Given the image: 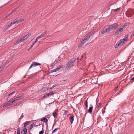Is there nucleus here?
Masks as SVG:
<instances>
[{
  "mask_svg": "<svg viewBox=\"0 0 134 134\" xmlns=\"http://www.w3.org/2000/svg\"><path fill=\"white\" fill-rule=\"evenodd\" d=\"M119 25L118 23H115L113 24L109 25L108 28L104 29L102 30L101 33L102 34H104L107 32H110L112 30L117 28Z\"/></svg>",
  "mask_w": 134,
  "mask_h": 134,
  "instance_id": "1",
  "label": "nucleus"
},
{
  "mask_svg": "<svg viewBox=\"0 0 134 134\" xmlns=\"http://www.w3.org/2000/svg\"><path fill=\"white\" fill-rule=\"evenodd\" d=\"M90 37V36H89L88 35L86 36L81 41V45H79V47H80L81 46H83V44L85 43L87 41L89 40Z\"/></svg>",
  "mask_w": 134,
  "mask_h": 134,
  "instance_id": "2",
  "label": "nucleus"
},
{
  "mask_svg": "<svg viewBox=\"0 0 134 134\" xmlns=\"http://www.w3.org/2000/svg\"><path fill=\"white\" fill-rule=\"evenodd\" d=\"M123 30V29L122 27L120 28H118L115 31V33L114 35L115 36L117 35L120 32H122Z\"/></svg>",
  "mask_w": 134,
  "mask_h": 134,
  "instance_id": "3",
  "label": "nucleus"
},
{
  "mask_svg": "<svg viewBox=\"0 0 134 134\" xmlns=\"http://www.w3.org/2000/svg\"><path fill=\"white\" fill-rule=\"evenodd\" d=\"M41 65V64L39 63L36 62H33L29 69L31 68L33 66H36L38 65Z\"/></svg>",
  "mask_w": 134,
  "mask_h": 134,
  "instance_id": "4",
  "label": "nucleus"
},
{
  "mask_svg": "<svg viewBox=\"0 0 134 134\" xmlns=\"http://www.w3.org/2000/svg\"><path fill=\"white\" fill-rule=\"evenodd\" d=\"M54 94V93L53 91H51L49 92L48 93H47L45 94L43 96V98H46L50 96L51 95H52V94Z\"/></svg>",
  "mask_w": 134,
  "mask_h": 134,
  "instance_id": "5",
  "label": "nucleus"
},
{
  "mask_svg": "<svg viewBox=\"0 0 134 134\" xmlns=\"http://www.w3.org/2000/svg\"><path fill=\"white\" fill-rule=\"evenodd\" d=\"M42 121L45 122L47 125V122L48 121L47 119L46 118L43 117L41 118V119Z\"/></svg>",
  "mask_w": 134,
  "mask_h": 134,
  "instance_id": "6",
  "label": "nucleus"
},
{
  "mask_svg": "<svg viewBox=\"0 0 134 134\" xmlns=\"http://www.w3.org/2000/svg\"><path fill=\"white\" fill-rule=\"evenodd\" d=\"M24 98V96H21L19 97H18L14 99V101H17L19 100H20L23 99Z\"/></svg>",
  "mask_w": 134,
  "mask_h": 134,
  "instance_id": "7",
  "label": "nucleus"
},
{
  "mask_svg": "<svg viewBox=\"0 0 134 134\" xmlns=\"http://www.w3.org/2000/svg\"><path fill=\"white\" fill-rule=\"evenodd\" d=\"M125 43L124 41H123L122 39L119 40L118 42L117 43L118 44V46H120L121 45H123Z\"/></svg>",
  "mask_w": 134,
  "mask_h": 134,
  "instance_id": "8",
  "label": "nucleus"
},
{
  "mask_svg": "<svg viewBox=\"0 0 134 134\" xmlns=\"http://www.w3.org/2000/svg\"><path fill=\"white\" fill-rule=\"evenodd\" d=\"M69 120L71 124H72L74 120V116L73 115H72L70 116L69 118Z\"/></svg>",
  "mask_w": 134,
  "mask_h": 134,
  "instance_id": "9",
  "label": "nucleus"
},
{
  "mask_svg": "<svg viewBox=\"0 0 134 134\" xmlns=\"http://www.w3.org/2000/svg\"><path fill=\"white\" fill-rule=\"evenodd\" d=\"M72 62L70 61L67 64V66L68 68H70L73 66Z\"/></svg>",
  "mask_w": 134,
  "mask_h": 134,
  "instance_id": "10",
  "label": "nucleus"
},
{
  "mask_svg": "<svg viewBox=\"0 0 134 134\" xmlns=\"http://www.w3.org/2000/svg\"><path fill=\"white\" fill-rule=\"evenodd\" d=\"M13 24V22H11L10 25H8V26H6L5 27V29L4 30L5 31L8 29L10 27L12 26V25Z\"/></svg>",
  "mask_w": 134,
  "mask_h": 134,
  "instance_id": "11",
  "label": "nucleus"
},
{
  "mask_svg": "<svg viewBox=\"0 0 134 134\" xmlns=\"http://www.w3.org/2000/svg\"><path fill=\"white\" fill-rule=\"evenodd\" d=\"M27 132V129L25 128L23 129L21 132V134H26Z\"/></svg>",
  "mask_w": 134,
  "mask_h": 134,
  "instance_id": "12",
  "label": "nucleus"
},
{
  "mask_svg": "<svg viewBox=\"0 0 134 134\" xmlns=\"http://www.w3.org/2000/svg\"><path fill=\"white\" fill-rule=\"evenodd\" d=\"M69 113V111L67 110H65L63 115V116L65 118L66 116H68V113Z\"/></svg>",
  "mask_w": 134,
  "mask_h": 134,
  "instance_id": "13",
  "label": "nucleus"
},
{
  "mask_svg": "<svg viewBox=\"0 0 134 134\" xmlns=\"http://www.w3.org/2000/svg\"><path fill=\"white\" fill-rule=\"evenodd\" d=\"M47 31H45L43 32L42 33L41 35H40L42 37H43L45 36L47 34Z\"/></svg>",
  "mask_w": 134,
  "mask_h": 134,
  "instance_id": "14",
  "label": "nucleus"
},
{
  "mask_svg": "<svg viewBox=\"0 0 134 134\" xmlns=\"http://www.w3.org/2000/svg\"><path fill=\"white\" fill-rule=\"evenodd\" d=\"M31 35V34L30 33H29L27 35H26L25 36H24L25 40L27 39Z\"/></svg>",
  "mask_w": 134,
  "mask_h": 134,
  "instance_id": "15",
  "label": "nucleus"
},
{
  "mask_svg": "<svg viewBox=\"0 0 134 134\" xmlns=\"http://www.w3.org/2000/svg\"><path fill=\"white\" fill-rule=\"evenodd\" d=\"M129 35H126L124 38L123 39H122V40L123 41H124V42L127 41Z\"/></svg>",
  "mask_w": 134,
  "mask_h": 134,
  "instance_id": "16",
  "label": "nucleus"
},
{
  "mask_svg": "<svg viewBox=\"0 0 134 134\" xmlns=\"http://www.w3.org/2000/svg\"><path fill=\"white\" fill-rule=\"evenodd\" d=\"M95 32V30H92L91 32H90V33H89L88 35L90 36V37Z\"/></svg>",
  "mask_w": 134,
  "mask_h": 134,
  "instance_id": "17",
  "label": "nucleus"
},
{
  "mask_svg": "<svg viewBox=\"0 0 134 134\" xmlns=\"http://www.w3.org/2000/svg\"><path fill=\"white\" fill-rule=\"evenodd\" d=\"M23 20L21 18H20L19 19H16V21L17 22V24H18L20 22H21L22 21H23Z\"/></svg>",
  "mask_w": 134,
  "mask_h": 134,
  "instance_id": "18",
  "label": "nucleus"
},
{
  "mask_svg": "<svg viewBox=\"0 0 134 134\" xmlns=\"http://www.w3.org/2000/svg\"><path fill=\"white\" fill-rule=\"evenodd\" d=\"M15 101L14 100V99H10L8 102L11 105H12L13 104V103Z\"/></svg>",
  "mask_w": 134,
  "mask_h": 134,
  "instance_id": "19",
  "label": "nucleus"
},
{
  "mask_svg": "<svg viewBox=\"0 0 134 134\" xmlns=\"http://www.w3.org/2000/svg\"><path fill=\"white\" fill-rule=\"evenodd\" d=\"M58 71V69H57V68H56L55 69L51 70L50 72H49V73L50 74L51 73H53V72H56Z\"/></svg>",
  "mask_w": 134,
  "mask_h": 134,
  "instance_id": "20",
  "label": "nucleus"
},
{
  "mask_svg": "<svg viewBox=\"0 0 134 134\" xmlns=\"http://www.w3.org/2000/svg\"><path fill=\"white\" fill-rule=\"evenodd\" d=\"M11 105V104H10V103L8 102L7 103H5L3 106V107H8L10 106Z\"/></svg>",
  "mask_w": 134,
  "mask_h": 134,
  "instance_id": "21",
  "label": "nucleus"
},
{
  "mask_svg": "<svg viewBox=\"0 0 134 134\" xmlns=\"http://www.w3.org/2000/svg\"><path fill=\"white\" fill-rule=\"evenodd\" d=\"M48 90H49L48 88H47L46 87H45L42 88L41 89V90L44 92H45Z\"/></svg>",
  "mask_w": 134,
  "mask_h": 134,
  "instance_id": "22",
  "label": "nucleus"
},
{
  "mask_svg": "<svg viewBox=\"0 0 134 134\" xmlns=\"http://www.w3.org/2000/svg\"><path fill=\"white\" fill-rule=\"evenodd\" d=\"M53 115L55 118L56 117H57L58 115V114L55 111L53 112Z\"/></svg>",
  "mask_w": 134,
  "mask_h": 134,
  "instance_id": "23",
  "label": "nucleus"
},
{
  "mask_svg": "<svg viewBox=\"0 0 134 134\" xmlns=\"http://www.w3.org/2000/svg\"><path fill=\"white\" fill-rule=\"evenodd\" d=\"M93 109V107H90L89 109L88 110V111L90 113H91L92 111V110Z\"/></svg>",
  "mask_w": 134,
  "mask_h": 134,
  "instance_id": "24",
  "label": "nucleus"
},
{
  "mask_svg": "<svg viewBox=\"0 0 134 134\" xmlns=\"http://www.w3.org/2000/svg\"><path fill=\"white\" fill-rule=\"evenodd\" d=\"M30 123L31 121H27L24 123V126H26L28 125Z\"/></svg>",
  "mask_w": 134,
  "mask_h": 134,
  "instance_id": "25",
  "label": "nucleus"
},
{
  "mask_svg": "<svg viewBox=\"0 0 134 134\" xmlns=\"http://www.w3.org/2000/svg\"><path fill=\"white\" fill-rule=\"evenodd\" d=\"M18 40L20 42V43L22 42L23 41H25V40L24 36L18 39Z\"/></svg>",
  "mask_w": 134,
  "mask_h": 134,
  "instance_id": "26",
  "label": "nucleus"
},
{
  "mask_svg": "<svg viewBox=\"0 0 134 134\" xmlns=\"http://www.w3.org/2000/svg\"><path fill=\"white\" fill-rule=\"evenodd\" d=\"M129 23H125V24L124 25L122 26V28H123V29L124 28H125L126 26H127L128 25H129ZM122 26H121L120 27Z\"/></svg>",
  "mask_w": 134,
  "mask_h": 134,
  "instance_id": "27",
  "label": "nucleus"
},
{
  "mask_svg": "<svg viewBox=\"0 0 134 134\" xmlns=\"http://www.w3.org/2000/svg\"><path fill=\"white\" fill-rule=\"evenodd\" d=\"M122 91H123V89H122L121 90H120L119 91V92H117V93H116L115 94V95L114 96H117V95L119 94H120V93H121L122 92Z\"/></svg>",
  "mask_w": 134,
  "mask_h": 134,
  "instance_id": "28",
  "label": "nucleus"
},
{
  "mask_svg": "<svg viewBox=\"0 0 134 134\" xmlns=\"http://www.w3.org/2000/svg\"><path fill=\"white\" fill-rule=\"evenodd\" d=\"M63 65H61L59 66L57 68V69H58V71H59V70H60L61 68H62L63 67Z\"/></svg>",
  "mask_w": 134,
  "mask_h": 134,
  "instance_id": "29",
  "label": "nucleus"
},
{
  "mask_svg": "<svg viewBox=\"0 0 134 134\" xmlns=\"http://www.w3.org/2000/svg\"><path fill=\"white\" fill-rule=\"evenodd\" d=\"M88 98L86 100V101H85V106H86V107L87 108L88 107L87 100H88Z\"/></svg>",
  "mask_w": 134,
  "mask_h": 134,
  "instance_id": "30",
  "label": "nucleus"
},
{
  "mask_svg": "<svg viewBox=\"0 0 134 134\" xmlns=\"http://www.w3.org/2000/svg\"><path fill=\"white\" fill-rule=\"evenodd\" d=\"M58 63V60H57L54 62L53 63V65L54 66L55 64H57Z\"/></svg>",
  "mask_w": 134,
  "mask_h": 134,
  "instance_id": "31",
  "label": "nucleus"
},
{
  "mask_svg": "<svg viewBox=\"0 0 134 134\" xmlns=\"http://www.w3.org/2000/svg\"><path fill=\"white\" fill-rule=\"evenodd\" d=\"M20 43V42L18 40L15 42L14 43V44L16 45V44H19Z\"/></svg>",
  "mask_w": 134,
  "mask_h": 134,
  "instance_id": "32",
  "label": "nucleus"
},
{
  "mask_svg": "<svg viewBox=\"0 0 134 134\" xmlns=\"http://www.w3.org/2000/svg\"><path fill=\"white\" fill-rule=\"evenodd\" d=\"M15 93V91H13L12 93H10L9 94V95H8L9 96H12L13 94Z\"/></svg>",
  "mask_w": 134,
  "mask_h": 134,
  "instance_id": "33",
  "label": "nucleus"
},
{
  "mask_svg": "<svg viewBox=\"0 0 134 134\" xmlns=\"http://www.w3.org/2000/svg\"><path fill=\"white\" fill-rule=\"evenodd\" d=\"M4 66L2 65L1 66H0V72L4 68Z\"/></svg>",
  "mask_w": 134,
  "mask_h": 134,
  "instance_id": "34",
  "label": "nucleus"
},
{
  "mask_svg": "<svg viewBox=\"0 0 134 134\" xmlns=\"http://www.w3.org/2000/svg\"><path fill=\"white\" fill-rule=\"evenodd\" d=\"M20 128H18L17 129V134H20Z\"/></svg>",
  "mask_w": 134,
  "mask_h": 134,
  "instance_id": "35",
  "label": "nucleus"
},
{
  "mask_svg": "<svg viewBox=\"0 0 134 134\" xmlns=\"http://www.w3.org/2000/svg\"><path fill=\"white\" fill-rule=\"evenodd\" d=\"M101 105V104L100 103H98L97 104V107L98 108Z\"/></svg>",
  "mask_w": 134,
  "mask_h": 134,
  "instance_id": "36",
  "label": "nucleus"
},
{
  "mask_svg": "<svg viewBox=\"0 0 134 134\" xmlns=\"http://www.w3.org/2000/svg\"><path fill=\"white\" fill-rule=\"evenodd\" d=\"M44 133V131L42 130L39 132L40 134H43Z\"/></svg>",
  "mask_w": 134,
  "mask_h": 134,
  "instance_id": "37",
  "label": "nucleus"
},
{
  "mask_svg": "<svg viewBox=\"0 0 134 134\" xmlns=\"http://www.w3.org/2000/svg\"><path fill=\"white\" fill-rule=\"evenodd\" d=\"M76 60V59L75 58H73L72 61H71V62H72V63H74Z\"/></svg>",
  "mask_w": 134,
  "mask_h": 134,
  "instance_id": "38",
  "label": "nucleus"
},
{
  "mask_svg": "<svg viewBox=\"0 0 134 134\" xmlns=\"http://www.w3.org/2000/svg\"><path fill=\"white\" fill-rule=\"evenodd\" d=\"M59 85V84H55V85H53V87L54 88L56 86H57L58 85Z\"/></svg>",
  "mask_w": 134,
  "mask_h": 134,
  "instance_id": "39",
  "label": "nucleus"
},
{
  "mask_svg": "<svg viewBox=\"0 0 134 134\" xmlns=\"http://www.w3.org/2000/svg\"><path fill=\"white\" fill-rule=\"evenodd\" d=\"M120 8H118L116 9H114V11L115 12H116L118 11V10H120Z\"/></svg>",
  "mask_w": 134,
  "mask_h": 134,
  "instance_id": "40",
  "label": "nucleus"
},
{
  "mask_svg": "<svg viewBox=\"0 0 134 134\" xmlns=\"http://www.w3.org/2000/svg\"><path fill=\"white\" fill-rule=\"evenodd\" d=\"M58 129V128H56V129H55L53 130V133H54V132H55L56 131V130H57Z\"/></svg>",
  "mask_w": 134,
  "mask_h": 134,
  "instance_id": "41",
  "label": "nucleus"
},
{
  "mask_svg": "<svg viewBox=\"0 0 134 134\" xmlns=\"http://www.w3.org/2000/svg\"><path fill=\"white\" fill-rule=\"evenodd\" d=\"M13 24H14L15 23H17V22L16 21V19L13 22Z\"/></svg>",
  "mask_w": 134,
  "mask_h": 134,
  "instance_id": "42",
  "label": "nucleus"
},
{
  "mask_svg": "<svg viewBox=\"0 0 134 134\" xmlns=\"http://www.w3.org/2000/svg\"><path fill=\"white\" fill-rule=\"evenodd\" d=\"M119 46H118V43H117L116 44V45H115V48H117Z\"/></svg>",
  "mask_w": 134,
  "mask_h": 134,
  "instance_id": "43",
  "label": "nucleus"
},
{
  "mask_svg": "<svg viewBox=\"0 0 134 134\" xmlns=\"http://www.w3.org/2000/svg\"><path fill=\"white\" fill-rule=\"evenodd\" d=\"M42 37H41V36L40 35L39 36H38V37L37 38V39H40L41 38H42Z\"/></svg>",
  "mask_w": 134,
  "mask_h": 134,
  "instance_id": "44",
  "label": "nucleus"
},
{
  "mask_svg": "<svg viewBox=\"0 0 134 134\" xmlns=\"http://www.w3.org/2000/svg\"><path fill=\"white\" fill-rule=\"evenodd\" d=\"M16 10L17 9H16V8L12 10L13 11V12H14L16 11Z\"/></svg>",
  "mask_w": 134,
  "mask_h": 134,
  "instance_id": "45",
  "label": "nucleus"
},
{
  "mask_svg": "<svg viewBox=\"0 0 134 134\" xmlns=\"http://www.w3.org/2000/svg\"><path fill=\"white\" fill-rule=\"evenodd\" d=\"M9 15H8V14H7V15H5V18H7V17H8V16H9Z\"/></svg>",
  "mask_w": 134,
  "mask_h": 134,
  "instance_id": "46",
  "label": "nucleus"
},
{
  "mask_svg": "<svg viewBox=\"0 0 134 134\" xmlns=\"http://www.w3.org/2000/svg\"><path fill=\"white\" fill-rule=\"evenodd\" d=\"M36 124H35V123L32 124H31L30 126H34V125H35Z\"/></svg>",
  "mask_w": 134,
  "mask_h": 134,
  "instance_id": "47",
  "label": "nucleus"
},
{
  "mask_svg": "<svg viewBox=\"0 0 134 134\" xmlns=\"http://www.w3.org/2000/svg\"><path fill=\"white\" fill-rule=\"evenodd\" d=\"M130 80L133 81H134V78H132L130 79Z\"/></svg>",
  "mask_w": 134,
  "mask_h": 134,
  "instance_id": "48",
  "label": "nucleus"
},
{
  "mask_svg": "<svg viewBox=\"0 0 134 134\" xmlns=\"http://www.w3.org/2000/svg\"><path fill=\"white\" fill-rule=\"evenodd\" d=\"M23 113H22V115H21V116L20 117L22 118H23L24 116V115H23Z\"/></svg>",
  "mask_w": 134,
  "mask_h": 134,
  "instance_id": "49",
  "label": "nucleus"
},
{
  "mask_svg": "<svg viewBox=\"0 0 134 134\" xmlns=\"http://www.w3.org/2000/svg\"><path fill=\"white\" fill-rule=\"evenodd\" d=\"M34 126H31L30 127V128L29 130H31L33 127Z\"/></svg>",
  "mask_w": 134,
  "mask_h": 134,
  "instance_id": "50",
  "label": "nucleus"
},
{
  "mask_svg": "<svg viewBox=\"0 0 134 134\" xmlns=\"http://www.w3.org/2000/svg\"><path fill=\"white\" fill-rule=\"evenodd\" d=\"M118 86H117L116 87H115V89H114V90H115L118 88Z\"/></svg>",
  "mask_w": 134,
  "mask_h": 134,
  "instance_id": "51",
  "label": "nucleus"
},
{
  "mask_svg": "<svg viewBox=\"0 0 134 134\" xmlns=\"http://www.w3.org/2000/svg\"><path fill=\"white\" fill-rule=\"evenodd\" d=\"M38 40V39H37V38L35 40V42H36V43L37 42Z\"/></svg>",
  "mask_w": 134,
  "mask_h": 134,
  "instance_id": "52",
  "label": "nucleus"
},
{
  "mask_svg": "<svg viewBox=\"0 0 134 134\" xmlns=\"http://www.w3.org/2000/svg\"><path fill=\"white\" fill-rule=\"evenodd\" d=\"M53 88H54V87H53V86H52V87H51L50 88H48V89H49L52 90V89H53Z\"/></svg>",
  "mask_w": 134,
  "mask_h": 134,
  "instance_id": "53",
  "label": "nucleus"
},
{
  "mask_svg": "<svg viewBox=\"0 0 134 134\" xmlns=\"http://www.w3.org/2000/svg\"><path fill=\"white\" fill-rule=\"evenodd\" d=\"M34 45V44H33V43H32L30 47V48H31Z\"/></svg>",
  "mask_w": 134,
  "mask_h": 134,
  "instance_id": "54",
  "label": "nucleus"
},
{
  "mask_svg": "<svg viewBox=\"0 0 134 134\" xmlns=\"http://www.w3.org/2000/svg\"><path fill=\"white\" fill-rule=\"evenodd\" d=\"M131 36L132 37L134 36V32L131 34Z\"/></svg>",
  "mask_w": 134,
  "mask_h": 134,
  "instance_id": "55",
  "label": "nucleus"
},
{
  "mask_svg": "<svg viewBox=\"0 0 134 134\" xmlns=\"http://www.w3.org/2000/svg\"><path fill=\"white\" fill-rule=\"evenodd\" d=\"M108 125H110L109 123V124H108V123H107L106 124L105 126H108Z\"/></svg>",
  "mask_w": 134,
  "mask_h": 134,
  "instance_id": "56",
  "label": "nucleus"
},
{
  "mask_svg": "<svg viewBox=\"0 0 134 134\" xmlns=\"http://www.w3.org/2000/svg\"><path fill=\"white\" fill-rule=\"evenodd\" d=\"M22 118H21V117H20V118H19V121H20L21 120V119Z\"/></svg>",
  "mask_w": 134,
  "mask_h": 134,
  "instance_id": "57",
  "label": "nucleus"
},
{
  "mask_svg": "<svg viewBox=\"0 0 134 134\" xmlns=\"http://www.w3.org/2000/svg\"><path fill=\"white\" fill-rule=\"evenodd\" d=\"M36 43V42H35V41L33 42V44H35Z\"/></svg>",
  "mask_w": 134,
  "mask_h": 134,
  "instance_id": "58",
  "label": "nucleus"
},
{
  "mask_svg": "<svg viewBox=\"0 0 134 134\" xmlns=\"http://www.w3.org/2000/svg\"><path fill=\"white\" fill-rule=\"evenodd\" d=\"M83 58V55L81 57V59H82Z\"/></svg>",
  "mask_w": 134,
  "mask_h": 134,
  "instance_id": "59",
  "label": "nucleus"
},
{
  "mask_svg": "<svg viewBox=\"0 0 134 134\" xmlns=\"http://www.w3.org/2000/svg\"><path fill=\"white\" fill-rule=\"evenodd\" d=\"M105 112V111H104L103 110L102 111V113H103V114H104V113Z\"/></svg>",
  "mask_w": 134,
  "mask_h": 134,
  "instance_id": "60",
  "label": "nucleus"
},
{
  "mask_svg": "<svg viewBox=\"0 0 134 134\" xmlns=\"http://www.w3.org/2000/svg\"><path fill=\"white\" fill-rule=\"evenodd\" d=\"M40 124H37V125H36V126H40Z\"/></svg>",
  "mask_w": 134,
  "mask_h": 134,
  "instance_id": "61",
  "label": "nucleus"
},
{
  "mask_svg": "<svg viewBox=\"0 0 134 134\" xmlns=\"http://www.w3.org/2000/svg\"><path fill=\"white\" fill-rule=\"evenodd\" d=\"M8 15H9V16L10 15H11V14L10 13L8 14Z\"/></svg>",
  "mask_w": 134,
  "mask_h": 134,
  "instance_id": "62",
  "label": "nucleus"
},
{
  "mask_svg": "<svg viewBox=\"0 0 134 134\" xmlns=\"http://www.w3.org/2000/svg\"><path fill=\"white\" fill-rule=\"evenodd\" d=\"M53 66H54L53 65V64H52V65H51V67H53Z\"/></svg>",
  "mask_w": 134,
  "mask_h": 134,
  "instance_id": "63",
  "label": "nucleus"
},
{
  "mask_svg": "<svg viewBox=\"0 0 134 134\" xmlns=\"http://www.w3.org/2000/svg\"><path fill=\"white\" fill-rule=\"evenodd\" d=\"M131 0H127V2H128L130 1Z\"/></svg>",
  "mask_w": 134,
  "mask_h": 134,
  "instance_id": "64",
  "label": "nucleus"
}]
</instances>
